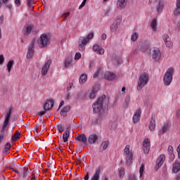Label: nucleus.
Returning <instances> with one entry per match:
<instances>
[{"label": "nucleus", "mask_w": 180, "mask_h": 180, "mask_svg": "<svg viewBox=\"0 0 180 180\" xmlns=\"http://www.w3.org/2000/svg\"><path fill=\"white\" fill-rule=\"evenodd\" d=\"M105 102H109V99L106 98L105 95L98 97L97 101L93 104V112L98 113V120L105 117V112L103 111V104Z\"/></svg>", "instance_id": "1"}, {"label": "nucleus", "mask_w": 180, "mask_h": 180, "mask_svg": "<svg viewBox=\"0 0 180 180\" xmlns=\"http://www.w3.org/2000/svg\"><path fill=\"white\" fill-rule=\"evenodd\" d=\"M93 37L94 33L91 32L87 35L86 38L84 37H81L80 38H79L77 43L79 51H84V50H85V46L88 44V41H89L91 39H93Z\"/></svg>", "instance_id": "2"}, {"label": "nucleus", "mask_w": 180, "mask_h": 180, "mask_svg": "<svg viewBox=\"0 0 180 180\" xmlns=\"http://www.w3.org/2000/svg\"><path fill=\"white\" fill-rule=\"evenodd\" d=\"M124 155H125V165L130 167L133 164V153L130 151V145H127L124 149Z\"/></svg>", "instance_id": "3"}, {"label": "nucleus", "mask_w": 180, "mask_h": 180, "mask_svg": "<svg viewBox=\"0 0 180 180\" xmlns=\"http://www.w3.org/2000/svg\"><path fill=\"white\" fill-rule=\"evenodd\" d=\"M147 82H148V74L146 72L141 73L138 81V91H141L143 87L147 85Z\"/></svg>", "instance_id": "4"}, {"label": "nucleus", "mask_w": 180, "mask_h": 180, "mask_svg": "<svg viewBox=\"0 0 180 180\" xmlns=\"http://www.w3.org/2000/svg\"><path fill=\"white\" fill-rule=\"evenodd\" d=\"M174 68H169L167 69V72H165L164 77H163V82L165 86H168L171 85V82H172V75H174Z\"/></svg>", "instance_id": "5"}, {"label": "nucleus", "mask_w": 180, "mask_h": 180, "mask_svg": "<svg viewBox=\"0 0 180 180\" xmlns=\"http://www.w3.org/2000/svg\"><path fill=\"white\" fill-rule=\"evenodd\" d=\"M50 43V39L49 38V36L46 34H43L40 36L39 39L38 40L39 46L41 49H43L44 47H47Z\"/></svg>", "instance_id": "6"}, {"label": "nucleus", "mask_w": 180, "mask_h": 180, "mask_svg": "<svg viewBox=\"0 0 180 180\" xmlns=\"http://www.w3.org/2000/svg\"><path fill=\"white\" fill-rule=\"evenodd\" d=\"M150 54L153 60L155 61H160L161 59V51L158 48H153L150 49Z\"/></svg>", "instance_id": "7"}, {"label": "nucleus", "mask_w": 180, "mask_h": 180, "mask_svg": "<svg viewBox=\"0 0 180 180\" xmlns=\"http://www.w3.org/2000/svg\"><path fill=\"white\" fill-rule=\"evenodd\" d=\"M12 110H13V108H10L8 112L6 115V117L2 125V131H4V130H5L6 128V126H8L9 124V120L11 119V115H12Z\"/></svg>", "instance_id": "8"}, {"label": "nucleus", "mask_w": 180, "mask_h": 180, "mask_svg": "<svg viewBox=\"0 0 180 180\" xmlns=\"http://www.w3.org/2000/svg\"><path fill=\"white\" fill-rule=\"evenodd\" d=\"M12 110H13V108H10L8 112L6 115V117L2 125V131H4V130H5L6 128V126H8L9 124V120L11 119V115H12Z\"/></svg>", "instance_id": "9"}, {"label": "nucleus", "mask_w": 180, "mask_h": 180, "mask_svg": "<svg viewBox=\"0 0 180 180\" xmlns=\"http://www.w3.org/2000/svg\"><path fill=\"white\" fill-rule=\"evenodd\" d=\"M34 56V39H32L31 44L28 46V51L27 53V58H32Z\"/></svg>", "instance_id": "10"}, {"label": "nucleus", "mask_w": 180, "mask_h": 180, "mask_svg": "<svg viewBox=\"0 0 180 180\" xmlns=\"http://www.w3.org/2000/svg\"><path fill=\"white\" fill-rule=\"evenodd\" d=\"M150 147H151L150 139L146 138L143 140V150L144 154H148V153H150Z\"/></svg>", "instance_id": "11"}, {"label": "nucleus", "mask_w": 180, "mask_h": 180, "mask_svg": "<svg viewBox=\"0 0 180 180\" xmlns=\"http://www.w3.org/2000/svg\"><path fill=\"white\" fill-rule=\"evenodd\" d=\"M75 139V140L79 141V143H82V144H84V146L88 145V139H86V136L84 134H79L76 135Z\"/></svg>", "instance_id": "12"}, {"label": "nucleus", "mask_w": 180, "mask_h": 180, "mask_svg": "<svg viewBox=\"0 0 180 180\" xmlns=\"http://www.w3.org/2000/svg\"><path fill=\"white\" fill-rule=\"evenodd\" d=\"M165 161V156L164 155H160V157L156 160V165L155 167V170L158 171L160 168L162 166V164H164V162Z\"/></svg>", "instance_id": "13"}, {"label": "nucleus", "mask_w": 180, "mask_h": 180, "mask_svg": "<svg viewBox=\"0 0 180 180\" xmlns=\"http://www.w3.org/2000/svg\"><path fill=\"white\" fill-rule=\"evenodd\" d=\"M163 41H165V44L166 47L168 49H172L173 43L171 41V37L168 35V34H165L162 36Z\"/></svg>", "instance_id": "14"}, {"label": "nucleus", "mask_w": 180, "mask_h": 180, "mask_svg": "<svg viewBox=\"0 0 180 180\" xmlns=\"http://www.w3.org/2000/svg\"><path fill=\"white\" fill-rule=\"evenodd\" d=\"M50 65H51V60H48L41 69V75H46L47 72H49V69L50 68Z\"/></svg>", "instance_id": "15"}, {"label": "nucleus", "mask_w": 180, "mask_h": 180, "mask_svg": "<svg viewBox=\"0 0 180 180\" xmlns=\"http://www.w3.org/2000/svg\"><path fill=\"white\" fill-rule=\"evenodd\" d=\"M34 29V26L33 25H27L23 28V34L24 36H29L30 33H32V30Z\"/></svg>", "instance_id": "16"}, {"label": "nucleus", "mask_w": 180, "mask_h": 180, "mask_svg": "<svg viewBox=\"0 0 180 180\" xmlns=\"http://www.w3.org/2000/svg\"><path fill=\"white\" fill-rule=\"evenodd\" d=\"M140 117H141V108H139L134 113L133 116V122L139 123L140 121Z\"/></svg>", "instance_id": "17"}, {"label": "nucleus", "mask_w": 180, "mask_h": 180, "mask_svg": "<svg viewBox=\"0 0 180 180\" xmlns=\"http://www.w3.org/2000/svg\"><path fill=\"white\" fill-rule=\"evenodd\" d=\"M54 106V100L50 99L44 105V110H51Z\"/></svg>", "instance_id": "18"}, {"label": "nucleus", "mask_w": 180, "mask_h": 180, "mask_svg": "<svg viewBox=\"0 0 180 180\" xmlns=\"http://www.w3.org/2000/svg\"><path fill=\"white\" fill-rule=\"evenodd\" d=\"M127 5V0H118L117 3V7L118 9H124V7Z\"/></svg>", "instance_id": "19"}, {"label": "nucleus", "mask_w": 180, "mask_h": 180, "mask_svg": "<svg viewBox=\"0 0 180 180\" xmlns=\"http://www.w3.org/2000/svg\"><path fill=\"white\" fill-rule=\"evenodd\" d=\"M104 78L108 81H113V79H116V75L110 72H107L104 75Z\"/></svg>", "instance_id": "20"}, {"label": "nucleus", "mask_w": 180, "mask_h": 180, "mask_svg": "<svg viewBox=\"0 0 180 180\" xmlns=\"http://www.w3.org/2000/svg\"><path fill=\"white\" fill-rule=\"evenodd\" d=\"M88 141L89 144H95L96 141H98V135L96 134H91L89 136Z\"/></svg>", "instance_id": "21"}, {"label": "nucleus", "mask_w": 180, "mask_h": 180, "mask_svg": "<svg viewBox=\"0 0 180 180\" xmlns=\"http://www.w3.org/2000/svg\"><path fill=\"white\" fill-rule=\"evenodd\" d=\"M172 171H173V172H174V174H176L177 172H179V171H180V163H179L177 162H175L173 164Z\"/></svg>", "instance_id": "22"}, {"label": "nucleus", "mask_w": 180, "mask_h": 180, "mask_svg": "<svg viewBox=\"0 0 180 180\" xmlns=\"http://www.w3.org/2000/svg\"><path fill=\"white\" fill-rule=\"evenodd\" d=\"M71 107L70 105H66L60 111L61 116H67V112H70Z\"/></svg>", "instance_id": "23"}, {"label": "nucleus", "mask_w": 180, "mask_h": 180, "mask_svg": "<svg viewBox=\"0 0 180 180\" xmlns=\"http://www.w3.org/2000/svg\"><path fill=\"white\" fill-rule=\"evenodd\" d=\"M86 79H88V76L86 74H83L80 76L79 82L81 85H84L86 82Z\"/></svg>", "instance_id": "24"}, {"label": "nucleus", "mask_w": 180, "mask_h": 180, "mask_svg": "<svg viewBox=\"0 0 180 180\" xmlns=\"http://www.w3.org/2000/svg\"><path fill=\"white\" fill-rule=\"evenodd\" d=\"M149 129L150 131H154L155 129V120H154V117H151V121L150 122Z\"/></svg>", "instance_id": "25"}, {"label": "nucleus", "mask_w": 180, "mask_h": 180, "mask_svg": "<svg viewBox=\"0 0 180 180\" xmlns=\"http://www.w3.org/2000/svg\"><path fill=\"white\" fill-rule=\"evenodd\" d=\"M120 25V22H119V21L114 22V23L110 27L111 31L116 32L117 30V27H119Z\"/></svg>", "instance_id": "26"}, {"label": "nucleus", "mask_w": 180, "mask_h": 180, "mask_svg": "<svg viewBox=\"0 0 180 180\" xmlns=\"http://www.w3.org/2000/svg\"><path fill=\"white\" fill-rule=\"evenodd\" d=\"M109 147V141H104L101 143L100 151H101L102 148L103 150H106Z\"/></svg>", "instance_id": "27"}, {"label": "nucleus", "mask_w": 180, "mask_h": 180, "mask_svg": "<svg viewBox=\"0 0 180 180\" xmlns=\"http://www.w3.org/2000/svg\"><path fill=\"white\" fill-rule=\"evenodd\" d=\"M72 66V59L67 58L65 61V68H70V67Z\"/></svg>", "instance_id": "28"}, {"label": "nucleus", "mask_w": 180, "mask_h": 180, "mask_svg": "<svg viewBox=\"0 0 180 180\" xmlns=\"http://www.w3.org/2000/svg\"><path fill=\"white\" fill-rule=\"evenodd\" d=\"M68 137H70V131L66 130L63 135V143H67L68 141Z\"/></svg>", "instance_id": "29"}, {"label": "nucleus", "mask_w": 180, "mask_h": 180, "mask_svg": "<svg viewBox=\"0 0 180 180\" xmlns=\"http://www.w3.org/2000/svg\"><path fill=\"white\" fill-rule=\"evenodd\" d=\"M20 139V133L15 132L14 135L11 137L12 141H17V140H19Z\"/></svg>", "instance_id": "30"}, {"label": "nucleus", "mask_w": 180, "mask_h": 180, "mask_svg": "<svg viewBox=\"0 0 180 180\" xmlns=\"http://www.w3.org/2000/svg\"><path fill=\"white\" fill-rule=\"evenodd\" d=\"M99 175H101V170L98 169L91 180H99Z\"/></svg>", "instance_id": "31"}, {"label": "nucleus", "mask_w": 180, "mask_h": 180, "mask_svg": "<svg viewBox=\"0 0 180 180\" xmlns=\"http://www.w3.org/2000/svg\"><path fill=\"white\" fill-rule=\"evenodd\" d=\"M11 150V143H7L4 146V150H3V154H8V152Z\"/></svg>", "instance_id": "32"}, {"label": "nucleus", "mask_w": 180, "mask_h": 180, "mask_svg": "<svg viewBox=\"0 0 180 180\" xmlns=\"http://www.w3.org/2000/svg\"><path fill=\"white\" fill-rule=\"evenodd\" d=\"M14 61L13 60H9L7 63V70L8 72H11V70H12V67H13Z\"/></svg>", "instance_id": "33"}, {"label": "nucleus", "mask_w": 180, "mask_h": 180, "mask_svg": "<svg viewBox=\"0 0 180 180\" xmlns=\"http://www.w3.org/2000/svg\"><path fill=\"white\" fill-rule=\"evenodd\" d=\"M150 26H151L153 30H157V19L154 18L152 20V22L150 23Z\"/></svg>", "instance_id": "34"}, {"label": "nucleus", "mask_w": 180, "mask_h": 180, "mask_svg": "<svg viewBox=\"0 0 180 180\" xmlns=\"http://www.w3.org/2000/svg\"><path fill=\"white\" fill-rule=\"evenodd\" d=\"M118 175L120 178H123V176H124V167H120V169H118Z\"/></svg>", "instance_id": "35"}, {"label": "nucleus", "mask_w": 180, "mask_h": 180, "mask_svg": "<svg viewBox=\"0 0 180 180\" xmlns=\"http://www.w3.org/2000/svg\"><path fill=\"white\" fill-rule=\"evenodd\" d=\"M96 92H97L96 89H93L91 92L89 94L90 99H95V96H96Z\"/></svg>", "instance_id": "36"}, {"label": "nucleus", "mask_w": 180, "mask_h": 180, "mask_svg": "<svg viewBox=\"0 0 180 180\" xmlns=\"http://www.w3.org/2000/svg\"><path fill=\"white\" fill-rule=\"evenodd\" d=\"M129 103H130V97L127 96L124 102V108H127V106H129Z\"/></svg>", "instance_id": "37"}, {"label": "nucleus", "mask_w": 180, "mask_h": 180, "mask_svg": "<svg viewBox=\"0 0 180 180\" xmlns=\"http://www.w3.org/2000/svg\"><path fill=\"white\" fill-rule=\"evenodd\" d=\"M138 38H139V34H137L136 32L132 34L131 36V40L132 41H136V40H137Z\"/></svg>", "instance_id": "38"}, {"label": "nucleus", "mask_w": 180, "mask_h": 180, "mask_svg": "<svg viewBox=\"0 0 180 180\" xmlns=\"http://www.w3.org/2000/svg\"><path fill=\"white\" fill-rule=\"evenodd\" d=\"M169 126H168V124H165L162 129V131H160V133L163 134V133H166V131L168 130Z\"/></svg>", "instance_id": "39"}, {"label": "nucleus", "mask_w": 180, "mask_h": 180, "mask_svg": "<svg viewBox=\"0 0 180 180\" xmlns=\"http://www.w3.org/2000/svg\"><path fill=\"white\" fill-rule=\"evenodd\" d=\"M180 13V6H176V9L174 11V15H178Z\"/></svg>", "instance_id": "40"}, {"label": "nucleus", "mask_w": 180, "mask_h": 180, "mask_svg": "<svg viewBox=\"0 0 180 180\" xmlns=\"http://www.w3.org/2000/svg\"><path fill=\"white\" fill-rule=\"evenodd\" d=\"M143 173H144V165H142L139 169L140 178L143 176Z\"/></svg>", "instance_id": "41"}, {"label": "nucleus", "mask_w": 180, "mask_h": 180, "mask_svg": "<svg viewBox=\"0 0 180 180\" xmlns=\"http://www.w3.org/2000/svg\"><path fill=\"white\" fill-rule=\"evenodd\" d=\"M163 8H164V6L161 4H159L158 6H157V12H162Z\"/></svg>", "instance_id": "42"}, {"label": "nucleus", "mask_w": 180, "mask_h": 180, "mask_svg": "<svg viewBox=\"0 0 180 180\" xmlns=\"http://www.w3.org/2000/svg\"><path fill=\"white\" fill-rule=\"evenodd\" d=\"M27 6L30 8L32 5H34V0H27Z\"/></svg>", "instance_id": "43"}, {"label": "nucleus", "mask_w": 180, "mask_h": 180, "mask_svg": "<svg viewBox=\"0 0 180 180\" xmlns=\"http://www.w3.org/2000/svg\"><path fill=\"white\" fill-rule=\"evenodd\" d=\"M102 70V68H98L97 72L94 73V78H96L99 75V72Z\"/></svg>", "instance_id": "44"}, {"label": "nucleus", "mask_w": 180, "mask_h": 180, "mask_svg": "<svg viewBox=\"0 0 180 180\" xmlns=\"http://www.w3.org/2000/svg\"><path fill=\"white\" fill-rule=\"evenodd\" d=\"M58 130L59 133H63V131H64V128H63V125L61 124L58 125Z\"/></svg>", "instance_id": "45"}, {"label": "nucleus", "mask_w": 180, "mask_h": 180, "mask_svg": "<svg viewBox=\"0 0 180 180\" xmlns=\"http://www.w3.org/2000/svg\"><path fill=\"white\" fill-rule=\"evenodd\" d=\"M81 58V53L77 52L75 56V60H79Z\"/></svg>", "instance_id": "46"}, {"label": "nucleus", "mask_w": 180, "mask_h": 180, "mask_svg": "<svg viewBox=\"0 0 180 180\" xmlns=\"http://www.w3.org/2000/svg\"><path fill=\"white\" fill-rule=\"evenodd\" d=\"M167 150L169 151V154H172L174 153V148L171 146L168 147Z\"/></svg>", "instance_id": "47"}, {"label": "nucleus", "mask_w": 180, "mask_h": 180, "mask_svg": "<svg viewBox=\"0 0 180 180\" xmlns=\"http://www.w3.org/2000/svg\"><path fill=\"white\" fill-rule=\"evenodd\" d=\"M129 180H137L136 179V175L134 174H130L129 176Z\"/></svg>", "instance_id": "48"}, {"label": "nucleus", "mask_w": 180, "mask_h": 180, "mask_svg": "<svg viewBox=\"0 0 180 180\" xmlns=\"http://www.w3.org/2000/svg\"><path fill=\"white\" fill-rule=\"evenodd\" d=\"M72 86H74V84L73 83H70L69 86H68V88H67L68 92H70V91H71V88H72Z\"/></svg>", "instance_id": "49"}, {"label": "nucleus", "mask_w": 180, "mask_h": 180, "mask_svg": "<svg viewBox=\"0 0 180 180\" xmlns=\"http://www.w3.org/2000/svg\"><path fill=\"white\" fill-rule=\"evenodd\" d=\"M4 61H5V58H4V55H0V64H4Z\"/></svg>", "instance_id": "50"}, {"label": "nucleus", "mask_w": 180, "mask_h": 180, "mask_svg": "<svg viewBox=\"0 0 180 180\" xmlns=\"http://www.w3.org/2000/svg\"><path fill=\"white\" fill-rule=\"evenodd\" d=\"M97 52L98 53V54L102 55V54H104L105 50L103 49H100L99 48V49H98V51H97Z\"/></svg>", "instance_id": "51"}, {"label": "nucleus", "mask_w": 180, "mask_h": 180, "mask_svg": "<svg viewBox=\"0 0 180 180\" xmlns=\"http://www.w3.org/2000/svg\"><path fill=\"white\" fill-rule=\"evenodd\" d=\"M141 51H147V50H148V46L147 45H146L145 46H142L141 48Z\"/></svg>", "instance_id": "52"}, {"label": "nucleus", "mask_w": 180, "mask_h": 180, "mask_svg": "<svg viewBox=\"0 0 180 180\" xmlns=\"http://www.w3.org/2000/svg\"><path fill=\"white\" fill-rule=\"evenodd\" d=\"M47 110H44V111H40V112H38V116H43V115H46V112Z\"/></svg>", "instance_id": "53"}, {"label": "nucleus", "mask_w": 180, "mask_h": 180, "mask_svg": "<svg viewBox=\"0 0 180 180\" xmlns=\"http://www.w3.org/2000/svg\"><path fill=\"white\" fill-rule=\"evenodd\" d=\"M98 49H99V45H94V46H93V50H94V51H98Z\"/></svg>", "instance_id": "54"}, {"label": "nucleus", "mask_w": 180, "mask_h": 180, "mask_svg": "<svg viewBox=\"0 0 180 180\" xmlns=\"http://www.w3.org/2000/svg\"><path fill=\"white\" fill-rule=\"evenodd\" d=\"M15 4L16 6H20V0H15Z\"/></svg>", "instance_id": "55"}, {"label": "nucleus", "mask_w": 180, "mask_h": 180, "mask_svg": "<svg viewBox=\"0 0 180 180\" xmlns=\"http://www.w3.org/2000/svg\"><path fill=\"white\" fill-rule=\"evenodd\" d=\"M106 37H107L106 34H103L101 35L102 40H106Z\"/></svg>", "instance_id": "56"}, {"label": "nucleus", "mask_w": 180, "mask_h": 180, "mask_svg": "<svg viewBox=\"0 0 180 180\" xmlns=\"http://www.w3.org/2000/svg\"><path fill=\"white\" fill-rule=\"evenodd\" d=\"M4 141V134H0V144Z\"/></svg>", "instance_id": "57"}, {"label": "nucleus", "mask_w": 180, "mask_h": 180, "mask_svg": "<svg viewBox=\"0 0 180 180\" xmlns=\"http://www.w3.org/2000/svg\"><path fill=\"white\" fill-rule=\"evenodd\" d=\"M176 115V117H177L178 119H180V110H177Z\"/></svg>", "instance_id": "58"}, {"label": "nucleus", "mask_w": 180, "mask_h": 180, "mask_svg": "<svg viewBox=\"0 0 180 180\" xmlns=\"http://www.w3.org/2000/svg\"><path fill=\"white\" fill-rule=\"evenodd\" d=\"M64 15H67L64 18V20H65V19H67V17L70 16V12H67V13H65Z\"/></svg>", "instance_id": "59"}, {"label": "nucleus", "mask_w": 180, "mask_h": 180, "mask_svg": "<svg viewBox=\"0 0 180 180\" xmlns=\"http://www.w3.org/2000/svg\"><path fill=\"white\" fill-rule=\"evenodd\" d=\"M84 180H88V179H89V174H86V175L84 177Z\"/></svg>", "instance_id": "60"}, {"label": "nucleus", "mask_w": 180, "mask_h": 180, "mask_svg": "<svg viewBox=\"0 0 180 180\" xmlns=\"http://www.w3.org/2000/svg\"><path fill=\"white\" fill-rule=\"evenodd\" d=\"M66 99H71V95H70V93H67L66 94Z\"/></svg>", "instance_id": "61"}, {"label": "nucleus", "mask_w": 180, "mask_h": 180, "mask_svg": "<svg viewBox=\"0 0 180 180\" xmlns=\"http://www.w3.org/2000/svg\"><path fill=\"white\" fill-rule=\"evenodd\" d=\"M137 53H139V49H134V52H133V54H134V56H136V54H137Z\"/></svg>", "instance_id": "62"}, {"label": "nucleus", "mask_w": 180, "mask_h": 180, "mask_svg": "<svg viewBox=\"0 0 180 180\" xmlns=\"http://www.w3.org/2000/svg\"><path fill=\"white\" fill-rule=\"evenodd\" d=\"M64 105V101H62L60 103V105H59V108H61V106H63Z\"/></svg>", "instance_id": "63"}, {"label": "nucleus", "mask_w": 180, "mask_h": 180, "mask_svg": "<svg viewBox=\"0 0 180 180\" xmlns=\"http://www.w3.org/2000/svg\"><path fill=\"white\" fill-rule=\"evenodd\" d=\"M176 6H180V0H176Z\"/></svg>", "instance_id": "64"}]
</instances>
